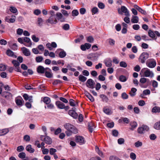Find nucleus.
I'll use <instances>...</instances> for the list:
<instances>
[{"label":"nucleus","mask_w":160,"mask_h":160,"mask_svg":"<svg viewBox=\"0 0 160 160\" xmlns=\"http://www.w3.org/2000/svg\"><path fill=\"white\" fill-rule=\"evenodd\" d=\"M64 128L67 129L65 133L66 135L69 136L72 133H76L78 132V130L72 125L68 123H66L64 125Z\"/></svg>","instance_id":"f257e3e1"},{"label":"nucleus","mask_w":160,"mask_h":160,"mask_svg":"<svg viewBox=\"0 0 160 160\" xmlns=\"http://www.w3.org/2000/svg\"><path fill=\"white\" fill-rule=\"evenodd\" d=\"M141 72L143 73L144 76L146 77L152 78L154 76L153 72L147 68H144L142 69Z\"/></svg>","instance_id":"f03ea898"},{"label":"nucleus","mask_w":160,"mask_h":160,"mask_svg":"<svg viewBox=\"0 0 160 160\" xmlns=\"http://www.w3.org/2000/svg\"><path fill=\"white\" fill-rule=\"evenodd\" d=\"M118 12L120 14L122 15L123 13H124L125 15L126 16H130L129 11L124 6H122L120 8H118Z\"/></svg>","instance_id":"7ed1b4c3"},{"label":"nucleus","mask_w":160,"mask_h":160,"mask_svg":"<svg viewBox=\"0 0 160 160\" xmlns=\"http://www.w3.org/2000/svg\"><path fill=\"white\" fill-rule=\"evenodd\" d=\"M148 58L149 54L147 52H143L141 54L139 60L142 63H143Z\"/></svg>","instance_id":"20e7f679"},{"label":"nucleus","mask_w":160,"mask_h":160,"mask_svg":"<svg viewBox=\"0 0 160 160\" xmlns=\"http://www.w3.org/2000/svg\"><path fill=\"white\" fill-rule=\"evenodd\" d=\"M95 83L94 81L91 79H89L86 83V85L87 87L91 88L93 89L94 88Z\"/></svg>","instance_id":"39448f33"},{"label":"nucleus","mask_w":160,"mask_h":160,"mask_svg":"<svg viewBox=\"0 0 160 160\" xmlns=\"http://www.w3.org/2000/svg\"><path fill=\"white\" fill-rule=\"evenodd\" d=\"M149 129L148 127L146 125H143L139 127L138 129V132L140 134H143Z\"/></svg>","instance_id":"423d86ee"},{"label":"nucleus","mask_w":160,"mask_h":160,"mask_svg":"<svg viewBox=\"0 0 160 160\" xmlns=\"http://www.w3.org/2000/svg\"><path fill=\"white\" fill-rule=\"evenodd\" d=\"M75 141L80 145L83 144L85 142L84 138L80 136H76Z\"/></svg>","instance_id":"0eeeda50"},{"label":"nucleus","mask_w":160,"mask_h":160,"mask_svg":"<svg viewBox=\"0 0 160 160\" xmlns=\"http://www.w3.org/2000/svg\"><path fill=\"white\" fill-rule=\"evenodd\" d=\"M151 60L149 62H147L146 64L149 68H154L156 65V61L153 59H149Z\"/></svg>","instance_id":"6e6552de"},{"label":"nucleus","mask_w":160,"mask_h":160,"mask_svg":"<svg viewBox=\"0 0 160 160\" xmlns=\"http://www.w3.org/2000/svg\"><path fill=\"white\" fill-rule=\"evenodd\" d=\"M139 81L141 83L139 84V85L141 87L144 88H147V86H144L142 84H144L146 82L148 83H149L150 82V81L148 79H147L145 78H140Z\"/></svg>","instance_id":"1a4fd4ad"},{"label":"nucleus","mask_w":160,"mask_h":160,"mask_svg":"<svg viewBox=\"0 0 160 160\" xmlns=\"http://www.w3.org/2000/svg\"><path fill=\"white\" fill-rule=\"evenodd\" d=\"M47 22L51 24H56L57 22L55 16H51L47 20Z\"/></svg>","instance_id":"9d476101"},{"label":"nucleus","mask_w":160,"mask_h":160,"mask_svg":"<svg viewBox=\"0 0 160 160\" xmlns=\"http://www.w3.org/2000/svg\"><path fill=\"white\" fill-rule=\"evenodd\" d=\"M69 114L73 118H77L78 115L76 112L73 110H69L68 112Z\"/></svg>","instance_id":"9b49d317"},{"label":"nucleus","mask_w":160,"mask_h":160,"mask_svg":"<svg viewBox=\"0 0 160 160\" xmlns=\"http://www.w3.org/2000/svg\"><path fill=\"white\" fill-rule=\"evenodd\" d=\"M2 95L7 99H9L10 97L12 96L11 93L7 92H3L2 93Z\"/></svg>","instance_id":"f8f14e48"},{"label":"nucleus","mask_w":160,"mask_h":160,"mask_svg":"<svg viewBox=\"0 0 160 160\" xmlns=\"http://www.w3.org/2000/svg\"><path fill=\"white\" fill-rule=\"evenodd\" d=\"M22 50L23 54L26 56H29L30 55V52L28 49L25 47L22 48Z\"/></svg>","instance_id":"ddd939ff"},{"label":"nucleus","mask_w":160,"mask_h":160,"mask_svg":"<svg viewBox=\"0 0 160 160\" xmlns=\"http://www.w3.org/2000/svg\"><path fill=\"white\" fill-rule=\"evenodd\" d=\"M88 129L90 132H92L95 128L94 123L92 122H89L88 123Z\"/></svg>","instance_id":"4468645a"},{"label":"nucleus","mask_w":160,"mask_h":160,"mask_svg":"<svg viewBox=\"0 0 160 160\" xmlns=\"http://www.w3.org/2000/svg\"><path fill=\"white\" fill-rule=\"evenodd\" d=\"M23 39L24 42L28 43V44L24 43V44L25 46L27 47H30L32 45V42L30 39L29 38L27 37H25L23 38Z\"/></svg>","instance_id":"2eb2a0df"},{"label":"nucleus","mask_w":160,"mask_h":160,"mask_svg":"<svg viewBox=\"0 0 160 160\" xmlns=\"http://www.w3.org/2000/svg\"><path fill=\"white\" fill-rule=\"evenodd\" d=\"M148 34L149 36L153 39H157V37L156 36L154 31H153L151 30H149L148 31Z\"/></svg>","instance_id":"dca6fc26"},{"label":"nucleus","mask_w":160,"mask_h":160,"mask_svg":"<svg viewBox=\"0 0 160 160\" xmlns=\"http://www.w3.org/2000/svg\"><path fill=\"white\" fill-rule=\"evenodd\" d=\"M56 105L58 108L60 109H64V104L60 101H57L56 102Z\"/></svg>","instance_id":"f3484780"},{"label":"nucleus","mask_w":160,"mask_h":160,"mask_svg":"<svg viewBox=\"0 0 160 160\" xmlns=\"http://www.w3.org/2000/svg\"><path fill=\"white\" fill-rule=\"evenodd\" d=\"M26 150L28 152L30 153H32L34 152L35 150L34 148H32L31 145H28L27 146L26 148Z\"/></svg>","instance_id":"a211bd4d"},{"label":"nucleus","mask_w":160,"mask_h":160,"mask_svg":"<svg viewBox=\"0 0 160 160\" xmlns=\"http://www.w3.org/2000/svg\"><path fill=\"white\" fill-rule=\"evenodd\" d=\"M138 20L139 18L138 17L134 15L132 16V18L131 19V21L132 23H137L138 22Z\"/></svg>","instance_id":"6ab92c4d"},{"label":"nucleus","mask_w":160,"mask_h":160,"mask_svg":"<svg viewBox=\"0 0 160 160\" xmlns=\"http://www.w3.org/2000/svg\"><path fill=\"white\" fill-rule=\"evenodd\" d=\"M37 70L39 73L42 74L45 72L44 68L42 66H39L37 68Z\"/></svg>","instance_id":"aec40b11"},{"label":"nucleus","mask_w":160,"mask_h":160,"mask_svg":"<svg viewBox=\"0 0 160 160\" xmlns=\"http://www.w3.org/2000/svg\"><path fill=\"white\" fill-rule=\"evenodd\" d=\"M85 94L86 96L89 99V100L92 102H93L94 100L93 97L87 91L85 92Z\"/></svg>","instance_id":"412c9836"},{"label":"nucleus","mask_w":160,"mask_h":160,"mask_svg":"<svg viewBox=\"0 0 160 160\" xmlns=\"http://www.w3.org/2000/svg\"><path fill=\"white\" fill-rule=\"evenodd\" d=\"M6 54L9 56L15 58L17 57L16 56L14 55V52L10 49L7 50Z\"/></svg>","instance_id":"4be33fe9"},{"label":"nucleus","mask_w":160,"mask_h":160,"mask_svg":"<svg viewBox=\"0 0 160 160\" xmlns=\"http://www.w3.org/2000/svg\"><path fill=\"white\" fill-rule=\"evenodd\" d=\"M137 91V89L136 88H133L131 89L129 94L131 97H134L136 94V92Z\"/></svg>","instance_id":"5701e85b"},{"label":"nucleus","mask_w":160,"mask_h":160,"mask_svg":"<svg viewBox=\"0 0 160 160\" xmlns=\"http://www.w3.org/2000/svg\"><path fill=\"white\" fill-rule=\"evenodd\" d=\"M112 61L111 59H108L104 60V63L107 67H111L112 66Z\"/></svg>","instance_id":"b1692460"},{"label":"nucleus","mask_w":160,"mask_h":160,"mask_svg":"<svg viewBox=\"0 0 160 160\" xmlns=\"http://www.w3.org/2000/svg\"><path fill=\"white\" fill-rule=\"evenodd\" d=\"M152 112L153 113L160 112V107L155 106L152 109Z\"/></svg>","instance_id":"393cba45"},{"label":"nucleus","mask_w":160,"mask_h":160,"mask_svg":"<svg viewBox=\"0 0 160 160\" xmlns=\"http://www.w3.org/2000/svg\"><path fill=\"white\" fill-rule=\"evenodd\" d=\"M44 142L48 144H50L52 142V139L48 136H46L44 138Z\"/></svg>","instance_id":"a878e982"},{"label":"nucleus","mask_w":160,"mask_h":160,"mask_svg":"<svg viewBox=\"0 0 160 160\" xmlns=\"http://www.w3.org/2000/svg\"><path fill=\"white\" fill-rule=\"evenodd\" d=\"M9 131L8 129H4L0 130V136L4 135L8 133Z\"/></svg>","instance_id":"bb28decb"},{"label":"nucleus","mask_w":160,"mask_h":160,"mask_svg":"<svg viewBox=\"0 0 160 160\" xmlns=\"http://www.w3.org/2000/svg\"><path fill=\"white\" fill-rule=\"evenodd\" d=\"M100 97L102 98L103 101L106 102H107L108 101V99L106 96L104 94H101Z\"/></svg>","instance_id":"cd10ccee"},{"label":"nucleus","mask_w":160,"mask_h":160,"mask_svg":"<svg viewBox=\"0 0 160 160\" xmlns=\"http://www.w3.org/2000/svg\"><path fill=\"white\" fill-rule=\"evenodd\" d=\"M56 16L58 17V20H60L61 22L64 21V19L62 18V15L61 13L60 12L57 13L56 14Z\"/></svg>","instance_id":"c85d7f7f"},{"label":"nucleus","mask_w":160,"mask_h":160,"mask_svg":"<svg viewBox=\"0 0 160 160\" xmlns=\"http://www.w3.org/2000/svg\"><path fill=\"white\" fill-rule=\"evenodd\" d=\"M43 102L46 104H48L51 102L50 99L48 97H44L43 99Z\"/></svg>","instance_id":"c756f323"},{"label":"nucleus","mask_w":160,"mask_h":160,"mask_svg":"<svg viewBox=\"0 0 160 160\" xmlns=\"http://www.w3.org/2000/svg\"><path fill=\"white\" fill-rule=\"evenodd\" d=\"M79 80L80 81L82 82H84L87 80V78L82 75H80L78 77Z\"/></svg>","instance_id":"7c9ffc66"},{"label":"nucleus","mask_w":160,"mask_h":160,"mask_svg":"<svg viewBox=\"0 0 160 160\" xmlns=\"http://www.w3.org/2000/svg\"><path fill=\"white\" fill-rule=\"evenodd\" d=\"M131 127L130 129L132 130H133L137 126V124L136 122H133L130 124Z\"/></svg>","instance_id":"2f4dec72"},{"label":"nucleus","mask_w":160,"mask_h":160,"mask_svg":"<svg viewBox=\"0 0 160 160\" xmlns=\"http://www.w3.org/2000/svg\"><path fill=\"white\" fill-rule=\"evenodd\" d=\"M154 128L156 129L160 130V121L155 123Z\"/></svg>","instance_id":"473e14b6"},{"label":"nucleus","mask_w":160,"mask_h":160,"mask_svg":"<svg viewBox=\"0 0 160 160\" xmlns=\"http://www.w3.org/2000/svg\"><path fill=\"white\" fill-rule=\"evenodd\" d=\"M45 72V76L49 78H50L52 77V74L51 73V72H48V71H46Z\"/></svg>","instance_id":"72a5a7b5"},{"label":"nucleus","mask_w":160,"mask_h":160,"mask_svg":"<svg viewBox=\"0 0 160 160\" xmlns=\"http://www.w3.org/2000/svg\"><path fill=\"white\" fill-rule=\"evenodd\" d=\"M119 80L120 81L124 82L127 81V78L123 75H121L119 77Z\"/></svg>","instance_id":"f704fd0d"},{"label":"nucleus","mask_w":160,"mask_h":160,"mask_svg":"<svg viewBox=\"0 0 160 160\" xmlns=\"http://www.w3.org/2000/svg\"><path fill=\"white\" fill-rule=\"evenodd\" d=\"M142 142H140L139 141H138L137 142H135L134 143L135 146L137 148L141 147L142 146Z\"/></svg>","instance_id":"c9c22d12"},{"label":"nucleus","mask_w":160,"mask_h":160,"mask_svg":"<svg viewBox=\"0 0 160 160\" xmlns=\"http://www.w3.org/2000/svg\"><path fill=\"white\" fill-rule=\"evenodd\" d=\"M66 55V52L64 51L60 52L59 54V56L61 58H63Z\"/></svg>","instance_id":"e433bc0d"},{"label":"nucleus","mask_w":160,"mask_h":160,"mask_svg":"<svg viewBox=\"0 0 160 160\" xmlns=\"http://www.w3.org/2000/svg\"><path fill=\"white\" fill-rule=\"evenodd\" d=\"M98 11V9L97 7L93 8L91 10L92 14L94 15L97 13Z\"/></svg>","instance_id":"4c0bfd02"},{"label":"nucleus","mask_w":160,"mask_h":160,"mask_svg":"<svg viewBox=\"0 0 160 160\" xmlns=\"http://www.w3.org/2000/svg\"><path fill=\"white\" fill-rule=\"evenodd\" d=\"M9 10L13 13H15L18 11L17 9L16 8L12 6L10 7Z\"/></svg>","instance_id":"58836bf2"},{"label":"nucleus","mask_w":160,"mask_h":160,"mask_svg":"<svg viewBox=\"0 0 160 160\" xmlns=\"http://www.w3.org/2000/svg\"><path fill=\"white\" fill-rule=\"evenodd\" d=\"M69 104L72 106L74 107L76 106L75 101L72 99L69 100Z\"/></svg>","instance_id":"ea45409f"},{"label":"nucleus","mask_w":160,"mask_h":160,"mask_svg":"<svg viewBox=\"0 0 160 160\" xmlns=\"http://www.w3.org/2000/svg\"><path fill=\"white\" fill-rule=\"evenodd\" d=\"M43 59V58L42 56H39L36 58V60L37 62H41Z\"/></svg>","instance_id":"a19ab883"},{"label":"nucleus","mask_w":160,"mask_h":160,"mask_svg":"<svg viewBox=\"0 0 160 160\" xmlns=\"http://www.w3.org/2000/svg\"><path fill=\"white\" fill-rule=\"evenodd\" d=\"M26 154L24 152L19 153L18 155V157L22 159H24L25 158Z\"/></svg>","instance_id":"79ce46f5"},{"label":"nucleus","mask_w":160,"mask_h":160,"mask_svg":"<svg viewBox=\"0 0 160 160\" xmlns=\"http://www.w3.org/2000/svg\"><path fill=\"white\" fill-rule=\"evenodd\" d=\"M62 28L65 30H68L70 28V26L68 24H65L62 27Z\"/></svg>","instance_id":"37998d69"},{"label":"nucleus","mask_w":160,"mask_h":160,"mask_svg":"<svg viewBox=\"0 0 160 160\" xmlns=\"http://www.w3.org/2000/svg\"><path fill=\"white\" fill-rule=\"evenodd\" d=\"M57 151V150L56 149L51 148L49 150V153L51 155H54Z\"/></svg>","instance_id":"c03bdc74"},{"label":"nucleus","mask_w":160,"mask_h":160,"mask_svg":"<svg viewBox=\"0 0 160 160\" xmlns=\"http://www.w3.org/2000/svg\"><path fill=\"white\" fill-rule=\"evenodd\" d=\"M103 111L104 113L107 114H110L111 113V110L108 108H104Z\"/></svg>","instance_id":"a18cd8bd"},{"label":"nucleus","mask_w":160,"mask_h":160,"mask_svg":"<svg viewBox=\"0 0 160 160\" xmlns=\"http://www.w3.org/2000/svg\"><path fill=\"white\" fill-rule=\"evenodd\" d=\"M108 42L110 45L113 46L115 43V41L111 38H109L108 40Z\"/></svg>","instance_id":"49530a36"},{"label":"nucleus","mask_w":160,"mask_h":160,"mask_svg":"<svg viewBox=\"0 0 160 160\" xmlns=\"http://www.w3.org/2000/svg\"><path fill=\"white\" fill-rule=\"evenodd\" d=\"M87 39V41L90 43L93 42L94 41L93 38L91 36L88 37Z\"/></svg>","instance_id":"de8ad7c7"},{"label":"nucleus","mask_w":160,"mask_h":160,"mask_svg":"<svg viewBox=\"0 0 160 160\" xmlns=\"http://www.w3.org/2000/svg\"><path fill=\"white\" fill-rule=\"evenodd\" d=\"M79 14V12L77 10H74L72 12V15L73 16H77Z\"/></svg>","instance_id":"09e8293b"},{"label":"nucleus","mask_w":160,"mask_h":160,"mask_svg":"<svg viewBox=\"0 0 160 160\" xmlns=\"http://www.w3.org/2000/svg\"><path fill=\"white\" fill-rule=\"evenodd\" d=\"M23 139L26 141L28 142L30 140V137L28 135H25L23 137Z\"/></svg>","instance_id":"8fccbe9b"},{"label":"nucleus","mask_w":160,"mask_h":160,"mask_svg":"<svg viewBox=\"0 0 160 160\" xmlns=\"http://www.w3.org/2000/svg\"><path fill=\"white\" fill-rule=\"evenodd\" d=\"M120 65L121 67L124 68H126L127 66V64L124 61L121 62L120 63Z\"/></svg>","instance_id":"3c124183"},{"label":"nucleus","mask_w":160,"mask_h":160,"mask_svg":"<svg viewBox=\"0 0 160 160\" xmlns=\"http://www.w3.org/2000/svg\"><path fill=\"white\" fill-rule=\"evenodd\" d=\"M24 150V148L22 146H20L17 148V150L18 152H21Z\"/></svg>","instance_id":"603ef678"},{"label":"nucleus","mask_w":160,"mask_h":160,"mask_svg":"<svg viewBox=\"0 0 160 160\" xmlns=\"http://www.w3.org/2000/svg\"><path fill=\"white\" fill-rule=\"evenodd\" d=\"M12 62L14 65L15 67L19 66L20 63L17 60H13L12 61Z\"/></svg>","instance_id":"864d4df0"},{"label":"nucleus","mask_w":160,"mask_h":160,"mask_svg":"<svg viewBox=\"0 0 160 160\" xmlns=\"http://www.w3.org/2000/svg\"><path fill=\"white\" fill-rule=\"evenodd\" d=\"M122 98L123 99H127L128 98V95L125 92H123L121 95Z\"/></svg>","instance_id":"5fc2aeb1"},{"label":"nucleus","mask_w":160,"mask_h":160,"mask_svg":"<svg viewBox=\"0 0 160 160\" xmlns=\"http://www.w3.org/2000/svg\"><path fill=\"white\" fill-rule=\"evenodd\" d=\"M112 134L114 137H117L118 134V131L116 130H114L112 131Z\"/></svg>","instance_id":"6e6d98bb"},{"label":"nucleus","mask_w":160,"mask_h":160,"mask_svg":"<svg viewBox=\"0 0 160 160\" xmlns=\"http://www.w3.org/2000/svg\"><path fill=\"white\" fill-rule=\"evenodd\" d=\"M16 102L18 105L19 106L22 105V100L17 99L16 100Z\"/></svg>","instance_id":"4d7b16f0"},{"label":"nucleus","mask_w":160,"mask_h":160,"mask_svg":"<svg viewBox=\"0 0 160 160\" xmlns=\"http://www.w3.org/2000/svg\"><path fill=\"white\" fill-rule=\"evenodd\" d=\"M6 66L2 64H0V70L1 71H4L6 69Z\"/></svg>","instance_id":"13d9d810"},{"label":"nucleus","mask_w":160,"mask_h":160,"mask_svg":"<svg viewBox=\"0 0 160 160\" xmlns=\"http://www.w3.org/2000/svg\"><path fill=\"white\" fill-rule=\"evenodd\" d=\"M98 6L99 8L102 9H103L105 7V5L103 3L101 2L98 3Z\"/></svg>","instance_id":"bf43d9fd"},{"label":"nucleus","mask_w":160,"mask_h":160,"mask_svg":"<svg viewBox=\"0 0 160 160\" xmlns=\"http://www.w3.org/2000/svg\"><path fill=\"white\" fill-rule=\"evenodd\" d=\"M32 40L35 42H37L39 41V38L36 37L34 35L32 36Z\"/></svg>","instance_id":"052dcab7"},{"label":"nucleus","mask_w":160,"mask_h":160,"mask_svg":"<svg viewBox=\"0 0 160 160\" xmlns=\"http://www.w3.org/2000/svg\"><path fill=\"white\" fill-rule=\"evenodd\" d=\"M138 104L140 106H143L145 104V102L144 100H140L139 101Z\"/></svg>","instance_id":"680f3d73"},{"label":"nucleus","mask_w":160,"mask_h":160,"mask_svg":"<svg viewBox=\"0 0 160 160\" xmlns=\"http://www.w3.org/2000/svg\"><path fill=\"white\" fill-rule=\"evenodd\" d=\"M130 157L132 160H135L136 159V156L134 153L131 152L130 154Z\"/></svg>","instance_id":"e2e57ef3"},{"label":"nucleus","mask_w":160,"mask_h":160,"mask_svg":"<svg viewBox=\"0 0 160 160\" xmlns=\"http://www.w3.org/2000/svg\"><path fill=\"white\" fill-rule=\"evenodd\" d=\"M16 19V17L15 16H12V18L9 19V23H13L15 22Z\"/></svg>","instance_id":"0e129e2a"},{"label":"nucleus","mask_w":160,"mask_h":160,"mask_svg":"<svg viewBox=\"0 0 160 160\" xmlns=\"http://www.w3.org/2000/svg\"><path fill=\"white\" fill-rule=\"evenodd\" d=\"M118 143L119 144H121L124 143V140L123 138H120L118 140Z\"/></svg>","instance_id":"69168bd1"},{"label":"nucleus","mask_w":160,"mask_h":160,"mask_svg":"<svg viewBox=\"0 0 160 160\" xmlns=\"http://www.w3.org/2000/svg\"><path fill=\"white\" fill-rule=\"evenodd\" d=\"M86 12V10L84 8H82L80 9V12L81 14H84Z\"/></svg>","instance_id":"338daca9"},{"label":"nucleus","mask_w":160,"mask_h":160,"mask_svg":"<svg viewBox=\"0 0 160 160\" xmlns=\"http://www.w3.org/2000/svg\"><path fill=\"white\" fill-rule=\"evenodd\" d=\"M156 135L154 134H152L149 136L150 139L152 140H154L156 138Z\"/></svg>","instance_id":"774afa93"}]
</instances>
